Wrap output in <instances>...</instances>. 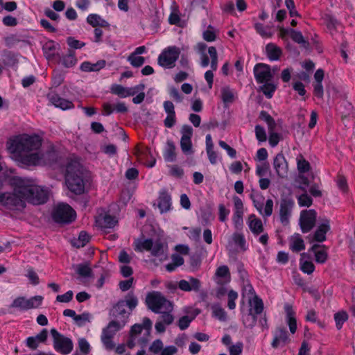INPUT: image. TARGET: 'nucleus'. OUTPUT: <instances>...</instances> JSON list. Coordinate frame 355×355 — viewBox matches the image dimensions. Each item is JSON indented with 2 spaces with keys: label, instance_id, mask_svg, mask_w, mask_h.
Masks as SVG:
<instances>
[{
  "label": "nucleus",
  "instance_id": "obj_1",
  "mask_svg": "<svg viewBox=\"0 0 355 355\" xmlns=\"http://www.w3.org/2000/svg\"><path fill=\"white\" fill-rule=\"evenodd\" d=\"M13 192L0 193V204L8 208L21 210L26 202L41 205L48 199V191L39 185L36 180L21 177H14L10 180ZM0 182V189L2 187Z\"/></svg>",
  "mask_w": 355,
  "mask_h": 355
},
{
  "label": "nucleus",
  "instance_id": "obj_2",
  "mask_svg": "<svg viewBox=\"0 0 355 355\" xmlns=\"http://www.w3.org/2000/svg\"><path fill=\"white\" fill-rule=\"evenodd\" d=\"M42 139L36 135H21L7 143L8 151L21 163L27 166L49 164L55 159L53 149L41 151Z\"/></svg>",
  "mask_w": 355,
  "mask_h": 355
},
{
  "label": "nucleus",
  "instance_id": "obj_3",
  "mask_svg": "<svg viewBox=\"0 0 355 355\" xmlns=\"http://www.w3.org/2000/svg\"><path fill=\"white\" fill-rule=\"evenodd\" d=\"M87 169L78 158L71 159L66 165L65 184L72 193L80 195L85 192Z\"/></svg>",
  "mask_w": 355,
  "mask_h": 355
},
{
  "label": "nucleus",
  "instance_id": "obj_4",
  "mask_svg": "<svg viewBox=\"0 0 355 355\" xmlns=\"http://www.w3.org/2000/svg\"><path fill=\"white\" fill-rule=\"evenodd\" d=\"M119 206L117 204H111L108 209H99L95 216V225L103 230L112 229L118 223Z\"/></svg>",
  "mask_w": 355,
  "mask_h": 355
},
{
  "label": "nucleus",
  "instance_id": "obj_5",
  "mask_svg": "<svg viewBox=\"0 0 355 355\" xmlns=\"http://www.w3.org/2000/svg\"><path fill=\"white\" fill-rule=\"evenodd\" d=\"M152 322L150 319L145 318L142 324H134L130 330V338L128 341L129 348H133L136 345L144 347L148 340Z\"/></svg>",
  "mask_w": 355,
  "mask_h": 355
},
{
  "label": "nucleus",
  "instance_id": "obj_6",
  "mask_svg": "<svg viewBox=\"0 0 355 355\" xmlns=\"http://www.w3.org/2000/svg\"><path fill=\"white\" fill-rule=\"evenodd\" d=\"M254 74L257 82L261 85L260 90L266 98H271L277 87V83L274 80L270 68H254Z\"/></svg>",
  "mask_w": 355,
  "mask_h": 355
},
{
  "label": "nucleus",
  "instance_id": "obj_7",
  "mask_svg": "<svg viewBox=\"0 0 355 355\" xmlns=\"http://www.w3.org/2000/svg\"><path fill=\"white\" fill-rule=\"evenodd\" d=\"M111 314L114 317V320H112L107 327L103 330L102 335V341L107 349H111L114 347L112 342V337L121 329H122L128 322V320L122 317L119 314Z\"/></svg>",
  "mask_w": 355,
  "mask_h": 355
},
{
  "label": "nucleus",
  "instance_id": "obj_8",
  "mask_svg": "<svg viewBox=\"0 0 355 355\" xmlns=\"http://www.w3.org/2000/svg\"><path fill=\"white\" fill-rule=\"evenodd\" d=\"M146 304L150 309L155 313L171 312L173 304L159 292L153 291L146 296Z\"/></svg>",
  "mask_w": 355,
  "mask_h": 355
},
{
  "label": "nucleus",
  "instance_id": "obj_9",
  "mask_svg": "<svg viewBox=\"0 0 355 355\" xmlns=\"http://www.w3.org/2000/svg\"><path fill=\"white\" fill-rule=\"evenodd\" d=\"M135 249L139 252L150 251L153 256H164L166 246L159 240L138 239L135 241Z\"/></svg>",
  "mask_w": 355,
  "mask_h": 355
},
{
  "label": "nucleus",
  "instance_id": "obj_10",
  "mask_svg": "<svg viewBox=\"0 0 355 355\" xmlns=\"http://www.w3.org/2000/svg\"><path fill=\"white\" fill-rule=\"evenodd\" d=\"M244 301H247L249 304L250 308L248 311L250 313L258 315L262 312L263 309L262 300L257 296L250 284L245 285L243 288V302Z\"/></svg>",
  "mask_w": 355,
  "mask_h": 355
},
{
  "label": "nucleus",
  "instance_id": "obj_11",
  "mask_svg": "<svg viewBox=\"0 0 355 355\" xmlns=\"http://www.w3.org/2000/svg\"><path fill=\"white\" fill-rule=\"evenodd\" d=\"M138 304L137 298L133 295H128L125 300L119 301L112 309L113 314H119L128 320L130 311Z\"/></svg>",
  "mask_w": 355,
  "mask_h": 355
},
{
  "label": "nucleus",
  "instance_id": "obj_12",
  "mask_svg": "<svg viewBox=\"0 0 355 355\" xmlns=\"http://www.w3.org/2000/svg\"><path fill=\"white\" fill-rule=\"evenodd\" d=\"M76 211L65 203L58 204L53 212V219L58 223H69L75 220Z\"/></svg>",
  "mask_w": 355,
  "mask_h": 355
},
{
  "label": "nucleus",
  "instance_id": "obj_13",
  "mask_svg": "<svg viewBox=\"0 0 355 355\" xmlns=\"http://www.w3.org/2000/svg\"><path fill=\"white\" fill-rule=\"evenodd\" d=\"M53 338L54 349L62 354H69L73 350V345L72 340L57 331L55 329L51 330Z\"/></svg>",
  "mask_w": 355,
  "mask_h": 355
},
{
  "label": "nucleus",
  "instance_id": "obj_14",
  "mask_svg": "<svg viewBox=\"0 0 355 355\" xmlns=\"http://www.w3.org/2000/svg\"><path fill=\"white\" fill-rule=\"evenodd\" d=\"M180 148L184 154L189 155L193 153L191 137L193 135V129L188 125L182 127L181 130Z\"/></svg>",
  "mask_w": 355,
  "mask_h": 355
},
{
  "label": "nucleus",
  "instance_id": "obj_15",
  "mask_svg": "<svg viewBox=\"0 0 355 355\" xmlns=\"http://www.w3.org/2000/svg\"><path fill=\"white\" fill-rule=\"evenodd\" d=\"M180 50L175 46H170L162 52L158 58V64L161 67L173 64L178 58Z\"/></svg>",
  "mask_w": 355,
  "mask_h": 355
},
{
  "label": "nucleus",
  "instance_id": "obj_16",
  "mask_svg": "<svg viewBox=\"0 0 355 355\" xmlns=\"http://www.w3.org/2000/svg\"><path fill=\"white\" fill-rule=\"evenodd\" d=\"M316 219V213L313 209L302 211L300 224L303 232H309L313 227Z\"/></svg>",
  "mask_w": 355,
  "mask_h": 355
},
{
  "label": "nucleus",
  "instance_id": "obj_17",
  "mask_svg": "<svg viewBox=\"0 0 355 355\" xmlns=\"http://www.w3.org/2000/svg\"><path fill=\"white\" fill-rule=\"evenodd\" d=\"M143 88V85H138L132 87H125L121 85L114 84L110 87L112 94L117 95L120 98H126L135 96L139 89Z\"/></svg>",
  "mask_w": 355,
  "mask_h": 355
},
{
  "label": "nucleus",
  "instance_id": "obj_18",
  "mask_svg": "<svg viewBox=\"0 0 355 355\" xmlns=\"http://www.w3.org/2000/svg\"><path fill=\"white\" fill-rule=\"evenodd\" d=\"M273 167L277 175L280 178H286L288 175V167L284 156L279 153L277 154L273 162Z\"/></svg>",
  "mask_w": 355,
  "mask_h": 355
},
{
  "label": "nucleus",
  "instance_id": "obj_19",
  "mask_svg": "<svg viewBox=\"0 0 355 355\" xmlns=\"http://www.w3.org/2000/svg\"><path fill=\"white\" fill-rule=\"evenodd\" d=\"M294 201L291 198H285L281 200L280 203V218L284 224H286L291 215Z\"/></svg>",
  "mask_w": 355,
  "mask_h": 355
},
{
  "label": "nucleus",
  "instance_id": "obj_20",
  "mask_svg": "<svg viewBox=\"0 0 355 355\" xmlns=\"http://www.w3.org/2000/svg\"><path fill=\"white\" fill-rule=\"evenodd\" d=\"M290 342L288 334L284 329H277L274 334V338L271 343L272 347H282Z\"/></svg>",
  "mask_w": 355,
  "mask_h": 355
},
{
  "label": "nucleus",
  "instance_id": "obj_21",
  "mask_svg": "<svg viewBox=\"0 0 355 355\" xmlns=\"http://www.w3.org/2000/svg\"><path fill=\"white\" fill-rule=\"evenodd\" d=\"M330 230L329 221L324 219L320 222L313 235V239L318 242H323L326 239V234Z\"/></svg>",
  "mask_w": 355,
  "mask_h": 355
},
{
  "label": "nucleus",
  "instance_id": "obj_22",
  "mask_svg": "<svg viewBox=\"0 0 355 355\" xmlns=\"http://www.w3.org/2000/svg\"><path fill=\"white\" fill-rule=\"evenodd\" d=\"M178 287L183 291H197L200 287V283L198 279L190 277L188 280H180L178 282Z\"/></svg>",
  "mask_w": 355,
  "mask_h": 355
},
{
  "label": "nucleus",
  "instance_id": "obj_23",
  "mask_svg": "<svg viewBox=\"0 0 355 355\" xmlns=\"http://www.w3.org/2000/svg\"><path fill=\"white\" fill-rule=\"evenodd\" d=\"M135 155L139 162L147 166L148 167H153L155 164V159L152 158L150 161L148 160L150 152L148 149L146 148L137 147L135 150Z\"/></svg>",
  "mask_w": 355,
  "mask_h": 355
},
{
  "label": "nucleus",
  "instance_id": "obj_24",
  "mask_svg": "<svg viewBox=\"0 0 355 355\" xmlns=\"http://www.w3.org/2000/svg\"><path fill=\"white\" fill-rule=\"evenodd\" d=\"M231 277L227 266L218 267L215 273V281L218 284H225L230 282Z\"/></svg>",
  "mask_w": 355,
  "mask_h": 355
},
{
  "label": "nucleus",
  "instance_id": "obj_25",
  "mask_svg": "<svg viewBox=\"0 0 355 355\" xmlns=\"http://www.w3.org/2000/svg\"><path fill=\"white\" fill-rule=\"evenodd\" d=\"M247 224L254 234L258 235L263 231L262 221L254 214H251L248 216Z\"/></svg>",
  "mask_w": 355,
  "mask_h": 355
},
{
  "label": "nucleus",
  "instance_id": "obj_26",
  "mask_svg": "<svg viewBox=\"0 0 355 355\" xmlns=\"http://www.w3.org/2000/svg\"><path fill=\"white\" fill-rule=\"evenodd\" d=\"M49 99L51 103L55 107L64 110L70 109L73 107V104L71 101L62 98L55 94H49Z\"/></svg>",
  "mask_w": 355,
  "mask_h": 355
},
{
  "label": "nucleus",
  "instance_id": "obj_27",
  "mask_svg": "<svg viewBox=\"0 0 355 355\" xmlns=\"http://www.w3.org/2000/svg\"><path fill=\"white\" fill-rule=\"evenodd\" d=\"M286 312V318L287 324L289 327V330L291 334H295L297 330V322L295 316V311L289 304H286L284 306Z\"/></svg>",
  "mask_w": 355,
  "mask_h": 355
},
{
  "label": "nucleus",
  "instance_id": "obj_28",
  "mask_svg": "<svg viewBox=\"0 0 355 355\" xmlns=\"http://www.w3.org/2000/svg\"><path fill=\"white\" fill-rule=\"evenodd\" d=\"M158 207L161 213L166 212L171 209V198L166 191H162L159 194L158 199Z\"/></svg>",
  "mask_w": 355,
  "mask_h": 355
},
{
  "label": "nucleus",
  "instance_id": "obj_29",
  "mask_svg": "<svg viewBox=\"0 0 355 355\" xmlns=\"http://www.w3.org/2000/svg\"><path fill=\"white\" fill-rule=\"evenodd\" d=\"M300 264V269L304 273L311 274L314 271L315 267L311 261V259L306 253H303L301 254Z\"/></svg>",
  "mask_w": 355,
  "mask_h": 355
},
{
  "label": "nucleus",
  "instance_id": "obj_30",
  "mask_svg": "<svg viewBox=\"0 0 355 355\" xmlns=\"http://www.w3.org/2000/svg\"><path fill=\"white\" fill-rule=\"evenodd\" d=\"M290 248L293 252H299L304 249V242L299 234L291 236L289 239Z\"/></svg>",
  "mask_w": 355,
  "mask_h": 355
},
{
  "label": "nucleus",
  "instance_id": "obj_31",
  "mask_svg": "<svg viewBox=\"0 0 355 355\" xmlns=\"http://www.w3.org/2000/svg\"><path fill=\"white\" fill-rule=\"evenodd\" d=\"M163 156L166 162H172L175 160V146L173 141H168L166 142L163 151Z\"/></svg>",
  "mask_w": 355,
  "mask_h": 355
},
{
  "label": "nucleus",
  "instance_id": "obj_32",
  "mask_svg": "<svg viewBox=\"0 0 355 355\" xmlns=\"http://www.w3.org/2000/svg\"><path fill=\"white\" fill-rule=\"evenodd\" d=\"M311 250L314 253L315 261L318 263H323L327 259V252L324 246L314 245Z\"/></svg>",
  "mask_w": 355,
  "mask_h": 355
},
{
  "label": "nucleus",
  "instance_id": "obj_33",
  "mask_svg": "<svg viewBox=\"0 0 355 355\" xmlns=\"http://www.w3.org/2000/svg\"><path fill=\"white\" fill-rule=\"evenodd\" d=\"M212 316L220 322H225L227 319V313L225 309L218 304H212L211 306Z\"/></svg>",
  "mask_w": 355,
  "mask_h": 355
},
{
  "label": "nucleus",
  "instance_id": "obj_34",
  "mask_svg": "<svg viewBox=\"0 0 355 355\" xmlns=\"http://www.w3.org/2000/svg\"><path fill=\"white\" fill-rule=\"evenodd\" d=\"M242 319L244 325L246 327H253L257 322V315L245 311L244 307L241 306Z\"/></svg>",
  "mask_w": 355,
  "mask_h": 355
},
{
  "label": "nucleus",
  "instance_id": "obj_35",
  "mask_svg": "<svg viewBox=\"0 0 355 355\" xmlns=\"http://www.w3.org/2000/svg\"><path fill=\"white\" fill-rule=\"evenodd\" d=\"M58 49L59 44L53 40H48L43 45V51L47 58L55 55Z\"/></svg>",
  "mask_w": 355,
  "mask_h": 355
},
{
  "label": "nucleus",
  "instance_id": "obj_36",
  "mask_svg": "<svg viewBox=\"0 0 355 355\" xmlns=\"http://www.w3.org/2000/svg\"><path fill=\"white\" fill-rule=\"evenodd\" d=\"M268 57L272 60H276L279 58L281 50L273 44H268L266 47Z\"/></svg>",
  "mask_w": 355,
  "mask_h": 355
},
{
  "label": "nucleus",
  "instance_id": "obj_37",
  "mask_svg": "<svg viewBox=\"0 0 355 355\" xmlns=\"http://www.w3.org/2000/svg\"><path fill=\"white\" fill-rule=\"evenodd\" d=\"M209 57L211 61L209 60L208 57L202 61L204 66L211 65V67H215L217 64V52L214 47H209L208 49Z\"/></svg>",
  "mask_w": 355,
  "mask_h": 355
},
{
  "label": "nucleus",
  "instance_id": "obj_38",
  "mask_svg": "<svg viewBox=\"0 0 355 355\" xmlns=\"http://www.w3.org/2000/svg\"><path fill=\"white\" fill-rule=\"evenodd\" d=\"M250 198L259 213H262V206L264 205V197L259 193H253L251 194Z\"/></svg>",
  "mask_w": 355,
  "mask_h": 355
},
{
  "label": "nucleus",
  "instance_id": "obj_39",
  "mask_svg": "<svg viewBox=\"0 0 355 355\" xmlns=\"http://www.w3.org/2000/svg\"><path fill=\"white\" fill-rule=\"evenodd\" d=\"M348 315L344 311H340L335 313L334 320L336 325L338 329H340L343 327V324L347 320Z\"/></svg>",
  "mask_w": 355,
  "mask_h": 355
},
{
  "label": "nucleus",
  "instance_id": "obj_40",
  "mask_svg": "<svg viewBox=\"0 0 355 355\" xmlns=\"http://www.w3.org/2000/svg\"><path fill=\"white\" fill-rule=\"evenodd\" d=\"M90 25L95 28H106L107 22L97 15H90Z\"/></svg>",
  "mask_w": 355,
  "mask_h": 355
},
{
  "label": "nucleus",
  "instance_id": "obj_41",
  "mask_svg": "<svg viewBox=\"0 0 355 355\" xmlns=\"http://www.w3.org/2000/svg\"><path fill=\"white\" fill-rule=\"evenodd\" d=\"M27 298L18 297L15 299L11 304V307L21 311L28 310Z\"/></svg>",
  "mask_w": 355,
  "mask_h": 355
},
{
  "label": "nucleus",
  "instance_id": "obj_42",
  "mask_svg": "<svg viewBox=\"0 0 355 355\" xmlns=\"http://www.w3.org/2000/svg\"><path fill=\"white\" fill-rule=\"evenodd\" d=\"M221 97L223 103L226 105L232 103L234 99V93L229 87H223L222 89Z\"/></svg>",
  "mask_w": 355,
  "mask_h": 355
},
{
  "label": "nucleus",
  "instance_id": "obj_43",
  "mask_svg": "<svg viewBox=\"0 0 355 355\" xmlns=\"http://www.w3.org/2000/svg\"><path fill=\"white\" fill-rule=\"evenodd\" d=\"M234 244L241 250L247 249L246 241L243 235L241 234H234L232 236Z\"/></svg>",
  "mask_w": 355,
  "mask_h": 355
},
{
  "label": "nucleus",
  "instance_id": "obj_44",
  "mask_svg": "<svg viewBox=\"0 0 355 355\" xmlns=\"http://www.w3.org/2000/svg\"><path fill=\"white\" fill-rule=\"evenodd\" d=\"M43 301V297L36 295L27 299L28 310L31 309H37L40 306Z\"/></svg>",
  "mask_w": 355,
  "mask_h": 355
},
{
  "label": "nucleus",
  "instance_id": "obj_45",
  "mask_svg": "<svg viewBox=\"0 0 355 355\" xmlns=\"http://www.w3.org/2000/svg\"><path fill=\"white\" fill-rule=\"evenodd\" d=\"M133 67H140L145 64V58L141 55L132 53L128 58Z\"/></svg>",
  "mask_w": 355,
  "mask_h": 355
},
{
  "label": "nucleus",
  "instance_id": "obj_46",
  "mask_svg": "<svg viewBox=\"0 0 355 355\" xmlns=\"http://www.w3.org/2000/svg\"><path fill=\"white\" fill-rule=\"evenodd\" d=\"M238 298V293L233 291H229L227 293V306L230 309L233 310L236 308L235 301Z\"/></svg>",
  "mask_w": 355,
  "mask_h": 355
},
{
  "label": "nucleus",
  "instance_id": "obj_47",
  "mask_svg": "<svg viewBox=\"0 0 355 355\" xmlns=\"http://www.w3.org/2000/svg\"><path fill=\"white\" fill-rule=\"evenodd\" d=\"M260 118L268 124L269 130L272 131L275 125L272 118L267 112L263 111L260 113Z\"/></svg>",
  "mask_w": 355,
  "mask_h": 355
},
{
  "label": "nucleus",
  "instance_id": "obj_48",
  "mask_svg": "<svg viewBox=\"0 0 355 355\" xmlns=\"http://www.w3.org/2000/svg\"><path fill=\"white\" fill-rule=\"evenodd\" d=\"M262 206V213H259L263 216H270L272 213L273 201L271 199L266 200V204Z\"/></svg>",
  "mask_w": 355,
  "mask_h": 355
},
{
  "label": "nucleus",
  "instance_id": "obj_49",
  "mask_svg": "<svg viewBox=\"0 0 355 355\" xmlns=\"http://www.w3.org/2000/svg\"><path fill=\"white\" fill-rule=\"evenodd\" d=\"M243 213L234 212L232 216V222L234 223L235 228L237 230H239L243 227Z\"/></svg>",
  "mask_w": 355,
  "mask_h": 355
},
{
  "label": "nucleus",
  "instance_id": "obj_50",
  "mask_svg": "<svg viewBox=\"0 0 355 355\" xmlns=\"http://www.w3.org/2000/svg\"><path fill=\"white\" fill-rule=\"evenodd\" d=\"M255 135L259 142H264L267 139L264 128L259 125L255 126Z\"/></svg>",
  "mask_w": 355,
  "mask_h": 355
},
{
  "label": "nucleus",
  "instance_id": "obj_51",
  "mask_svg": "<svg viewBox=\"0 0 355 355\" xmlns=\"http://www.w3.org/2000/svg\"><path fill=\"white\" fill-rule=\"evenodd\" d=\"M297 168L300 173L307 172L310 168L309 163L302 157L298 158Z\"/></svg>",
  "mask_w": 355,
  "mask_h": 355
},
{
  "label": "nucleus",
  "instance_id": "obj_52",
  "mask_svg": "<svg viewBox=\"0 0 355 355\" xmlns=\"http://www.w3.org/2000/svg\"><path fill=\"white\" fill-rule=\"evenodd\" d=\"M73 296V293L72 291H69L64 294L58 295L56 297V300L59 302L62 303H67L69 302Z\"/></svg>",
  "mask_w": 355,
  "mask_h": 355
},
{
  "label": "nucleus",
  "instance_id": "obj_53",
  "mask_svg": "<svg viewBox=\"0 0 355 355\" xmlns=\"http://www.w3.org/2000/svg\"><path fill=\"white\" fill-rule=\"evenodd\" d=\"M255 29L263 37H270L272 35L269 30L261 24H256Z\"/></svg>",
  "mask_w": 355,
  "mask_h": 355
},
{
  "label": "nucleus",
  "instance_id": "obj_54",
  "mask_svg": "<svg viewBox=\"0 0 355 355\" xmlns=\"http://www.w3.org/2000/svg\"><path fill=\"white\" fill-rule=\"evenodd\" d=\"M76 271L80 275V279L87 277L89 274V266L87 264H78L76 266Z\"/></svg>",
  "mask_w": 355,
  "mask_h": 355
},
{
  "label": "nucleus",
  "instance_id": "obj_55",
  "mask_svg": "<svg viewBox=\"0 0 355 355\" xmlns=\"http://www.w3.org/2000/svg\"><path fill=\"white\" fill-rule=\"evenodd\" d=\"M243 350V344L240 342L229 347L230 355H241Z\"/></svg>",
  "mask_w": 355,
  "mask_h": 355
},
{
  "label": "nucleus",
  "instance_id": "obj_56",
  "mask_svg": "<svg viewBox=\"0 0 355 355\" xmlns=\"http://www.w3.org/2000/svg\"><path fill=\"white\" fill-rule=\"evenodd\" d=\"M298 204L300 207H309L312 200L307 194H302L298 197Z\"/></svg>",
  "mask_w": 355,
  "mask_h": 355
},
{
  "label": "nucleus",
  "instance_id": "obj_57",
  "mask_svg": "<svg viewBox=\"0 0 355 355\" xmlns=\"http://www.w3.org/2000/svg\"><path fill=\"white\" fill-rule=\"evenodd\" d=\"M163 349V343L160 340H155L150 346V351L153 354L162 352Z\"/></svg>",
  "mask_w": 355,
  "mask_h": 355
},
{
  "label": "nucleus",
  "instance_id": "obj_58",
  "mask_svg": "<svg viewBox=\"0 0 355 355\" xmlns=\"http://www.w3.org/2000/svg\"><path fill=\"white\" fill-rule=\"evenodd\" d=\"M88 320H89L88 313H83L82 314L76 315V317L74 320V322L76 323V325L80 327V326L85 324L86 322L88 321Z\"/></svg>",
  "mask_w": 355,
  "mask_h": 355
},
{
  "label": "nucleus",
  "instance_id": "obj_59",
  "mask_svg": "<svg viewBox=\"0 0 355 355\" xmlns=\"http://www.w3.org/2000/svg\"><path fill=\"white\" fill-rule=\"evenodd\" d=\"M68 45L72 49H80L85 46V43L69 37L67 40Z\"/></svg>",
  "mask_w": 355,
  "mask_h": 355
},
{
  "label": "nucleus",
  "instance_id": "obj_60",
  "mask_svg": "<svg viewBox=\"0 0 355 355\" xmlns=\"http://www.w3.org/2000/svg\"><path fill=\"white\" fill-rule=\"evenodd\" d=\"M219 211V220L221 222L226 221L228 215L230 214V210L227 209L223 205H220L218 207Z\"/></svg>",
  "mask_w": 355,
  "mask_h": 355
},
{
  "label": "nucleus",
  "instance_id": "obj_61",
  "mask_svg": "<svg viewBox=\"0 0 355 355\" xmlns=\"http://www.w3.org/2000/svg\"><path fill=\"white\" fill-rule=\"evenodd\" d=\"M193 318H190L187 315L183 316L181 318H180L178 322V326L182 329L184 330L187 329L191 322L193 320Z\"/></svg>",
  "mask_w": 355,
  "mask_h": 355
},
{
  "label": "nucleus",
  "instance_id": "obj_62",
  "mask_svg": "<svg viewBox=\"0 0 355 355\" xmlns=\"http://www.w3.org/2000/svg\"><path fill=\"white\" fill-rule=\"evenodd\" d=\"M293 89L298 93L301 96H304L306 94V89L304 85L300 81H295L293 84Z\"/></svg>",
  "mask_w": 355,
  "mask_h": 355
},
{
  "label": "nucleus",
  "instance_id": "obj_63",
  "mask_svg": "<svg viewBox=\"0 0 355 355\" xmlns=\"http://www.w3.org/2000/svg\"><path fill=\"white\" fill-rule=\"evenodd\" d=\"M218 144L222 148L226 150L230 157L233 158L236 156V150L227 145L225 141H219Z\"/></svg>",
  "mask_w": 355,
  "mask_h": 355
},
{
  "label": "nucleus",
  "instance_id": "obj_64",
  "mask_svg": "<svg viewBox=\"0 0 355 355\" xmlns=\"http://www.w3.org/2000/svg\"><path fill=\"white\" fill-rule=\"evenodd\" d=\"M201 233L200 228H192L189 229L187 233L189 238L193 241H198L199 239Z\"/></svg>",
  "mask_w": 355,
  "mask_h": 355
}]
</instances>
